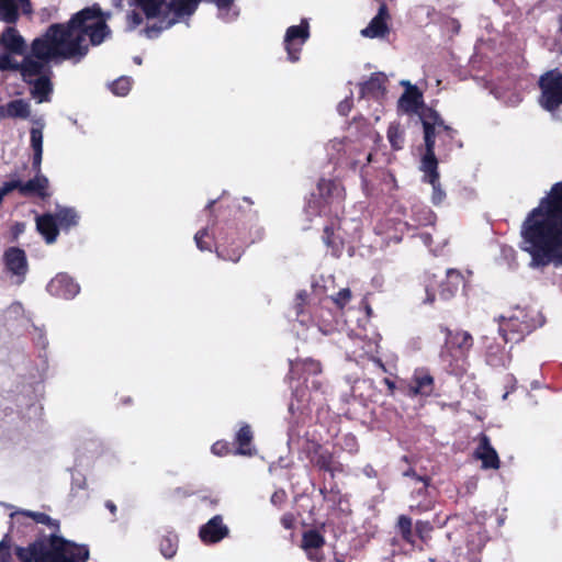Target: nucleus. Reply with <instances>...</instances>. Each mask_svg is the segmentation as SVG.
I'll return each mask as SVG.
<instances>
[{"mask_svg":"<svg viewBox=\"0 0 562 562\" xmlns=\"http://www.w3.org/2000/svg\"><path fill=\"white\" fill-rule=\"evenodd\" d=\"M90 44L98 46L102 44L104 37H36L32 45V55L24 58L20 65L14 55H23L26 49L23 37H0V69H19L24 80L33 85L32 95L40 103L48 101L52 92V83L48 71L47 61L57 59L82 58Z\"/></svg>","mask_w":562,"mask_h":562,"instance_id":"1","label":"nucleus"},{"mask_svg":"<svg viewBox=\"0 0 562 562\" xmlns=\"http://www.w3.org/2000/svg\"><path fill=\"white\" fill-rule=\"evenodd\" d=\"M521 235L524 249L531 256V267L551 261L562 266V183L555 184L550 195L529 213Z\"/></svg>","mask_w":562,"mask_h":562,"instance_id":"2","label":"nucleus"},{"mask_svg":"<svg viewBox=\"0 0 562 562\" xmlns=\"http://www.w3.org/2000/svg\"><path fill=\"white\" fill-rule=\"evenodd\" d=\"M126 31L149 35L161 33L181 19L192 15L201 0H127Z\"/></svg>","mask_w":562,"mask_h":562,"instance_id":"3","label":"nucleus"},{"mask_svg":"<svg viewBox=\"0 0 562 562\" xmlns=\"http://www.w3.org/2000/svg\"><path fill=\"white\" fill-rule=\"evenodd\" d=\"M109 18L110 13L94 3L72 14L66 23L50 24L43 35H110Z\"/></svg>","mask_w":562,"mask_h":562,"instance_id":"4","label":"nucleus"},{"mask_svg":"<svg viewBox=\"0 0 562 562\" xmlns=\"http://www.w3.org/2000/svg\"><path fill=\"white\" fill-rule=\"evenodd\" d=\"M420 120L424 127V138L426 151L420 162H424V167L428 170H434L437 158L435 156V143L436 137L446 135L449 138L453 136V130L445 124L440 115L430 109H427L420 113Z\"/></svg>","mask_w":562,"mask_h":562,"instance_id":"5","label":"nucleus"},{"mask_svg":"<svg viewBox=\"0 0 562 562\" xmlns=\"http://www.w3.org/2000/svg\"><path fill=\"white\" fill-rule=\"evenodd\" d=\"M78 215L72 209H59L55 215L44 214L36 218V227L41 235L44 236L48 244L56 240L58 235V226L68 229L77 225Z\"/></svg>","mask_w":562,"mask_h":562,"instance_id":"6","label":"nucleus"},{"mask_svg":"<svg viewBox=\"0 0 562 562\" xmlns=\"http://www.w3.org/2000/svg\"><path fill=\"white\" fill-rule=\"evenodd\" d=\"M541 89L540 104L548 111L555 110L562 104V74L550 70L539 79Z\"/></svg>","mask_w":562,"mask_h":562,"instance_id":"7","label":"nucleus"},{"mask_svg":"<svg viewBox=\"0 0 562 562\" xmlns=\"http://www.w3.org/2000/svg\"><path fill=\"white\" fill-rule=\"evenodd\" d=\"M49 554L54 557V562H85L89 558V551L85 546H78L58 536L50 538Z\"/></svg>","mask_w":562,"mask_h":562,"instance_id":"8","label":"nucleus"},{"mask_svg":"<svg viewBox=\"0 0 562 562\" xmlns=\"http://www.w3.org/2000/svg\"><path fill=\"white\" fill-rule=\"evenodd\" d=\"M473 345L472 337L467 331L449 333L445 349L441 351V358L451 363L459 360L471 349Z\"/></svg>","mask_w":562,"mask_h":562,"instance_id":"9","label":"nucleus"},{"mask_svg":"<svg viewBox=\"0 0 562 562\" xmlns=\"http://www.w3.org/2000/svg\"><path fill=\"white\" fill-rule=\"evenodd\" d=\"M4 265L7 270L15 278L14 283H23L27 272V260L25 252L19 248H9L4 252Z\"/></svg>","mask_w":562,"mask_h":562,"instance_id":"10","label":"nucleus"},{"mask_svg":"<svg viewBox=\"0 0 562 562\" xmlns=\"http://www.w3.org/2000/svg\"><path fill=\"white\" fill-rule=\"evenodd\" d=\"M20 10L24 14L32 12V4L30 0H0V20L14 24L19 16Z\"/></svg>","mask_w":562,"mask_h":562,"instance_id":"11","label":"nucleus"},{"mask_svg":"<svg viewBox=\"0 0 562 562\" xmlns=\"http://www.w3.org/2000/svg\"><path fill=\"white\" fill-rule=\"evenodd\" d=\"M50 294L64 299H72L79 293V285L67 274H58L47 285Z\"/></svg>","mask_w":562,"mask_h":562,"instance_id":"12","label":"nucleus"},{"mask_svg":"<svg viewBox=\"0 0 562 562\" xmlns=\"http://www.w3.org/2000/svg\"><path fill=\"white\" fill-rule=\"evenodd\" d=\"M376 15L369 25L361 31V35H386L389 34V21L391 19L385 0H380Z\"/></svg>","mask_w":562,"mask_h":562,"instance_id":"13","label":"nucleus"},{"mask_svg":"<svg viewBox=\"0 0 562 562\" xmlns=\"http://www.w3.org/2000/svg\"><path fill=\"white\" fill-rule=\"evenodd\" d=\"M228 533V529L222 522L220 516L213 517L206 525L200 530V537L203 542L214 543L222 540Z\"/></svg>","mask_w":562,"mask_h":562,"instance_id":"14","label":"nucleus"},{"mask_svg":"<svg viewBox=\"0 0 562 562\" xmlns=\"http://www.w3.org/2000/svg\"><path fill=\"white\" fill-rule=\"evenodd\" d=\"M16 555L21 562H54L49 554V548L45 549L41 543L31 544L29 548H18Z\"/></svg>","mask_w":562,"mask_h":562,"instance_id":"15","label":"nucleus"},{"mask_svg":"<svg viewBox=\"0 0 562 562\" xmlns=\"http://www.w3.org/2000/svg\"><path fill=\"white\" fill-rule=\"evenodd\" d=\"M475 456L482 461L484 469H498L499 459L495 449L491 446L487 436L482 435L480 438V445L476 448Z\"/></svg>","mask_w":562,"mask_h":562,"instance_id":"16","label":"nucleus"},{"mask_svg":"<svg viewBox=\"0 0 562 562\" xmlns=\"http://www.w3.org/2000/svg\"><path fill=\"white\" fill-rule=\"evenodd\" d=\"M407 86V90L400 99V108L407 112L413 113L417 112L423 102L422 93L417 90V88L409 85V82H402Z\"/></svg>","mask_w":562,"mask_h":562,"instance_id":"17","label":"nucleus"},{"mask_svg":"<svg viewBox=\"0 0 562 562\" xmlns=\"http://www.w3.org/2000/svg\"><path fill=\"white\" fill-rule=\"evenodd\" d=\"M43 123H38L37 127H32L30 131L31 147L34 151L33 155V169L41 170L42 156H43Z\"/></svg>","mask_w":562,"mask_h":562,"instance_id":"18","label":"nucleus"},{"mask_svg":"<svg viewBox=\"0 0 562 562\" xmlns=\"http://www.w3.org/2000/svg\"><path fill=\"white\" fill-rule=\"evenodd\" d=\"M432 376L424 371H416L409 383V393L413 395H428L432 391Z\"/></svg>","mask_w":562,"mask_h":562,"instance_id":"19","label":"nucleus"},{"mask_svg":"<svg viewBox=\"0 0 562 562\" xmlns=\"http://www.w3.org/2000/svg\"><path fill=\"white\" fill-rule=\"evenodd\" d=\"M420 170L424 172V178L427 182H429L432 186V202L435 204H439L443 201L446 193L440 188L439 184V173H438V161L435 162L434 170H428L424 167V162H420Z\"/></svg>","mask_w":562,"mask_h":562,"instance_id":"20","label":"nucleus"},{"mask_svg":"<svg viewBox=\"0 0 562 562\" xmlns=\"http://www.w3.org/2000/svg\"><path fill=\"white\" fill-rule=\"evenodd\" d=\"M35 172H36V175L33 179H31L30 181H27V182L23 183V186H21V193L22 194L35 193L41 196H45L47 194L46 191L48 189V179L41 173V170L35 171Z\"/></svg>","mask_w":562,"mask_h":562,"instance_id":"21","label":"nucleus"},{"mask_svg":"<svg viewBox=\"0 0 562 562\" xmlns=\"http://www.w3.org/2000/svg\"><path fill=\"white\" fill-rule=\"evenodd\" d=\"M1 112L4 117H20L26 119L30 115V104L29 102L18 99L13 100L5 105L1 106Z\"/></svg>","mask_w":562,"mask_h":562,"instance_id":"22","label":"nucleus"},{"mask_svg":"<svg viewBox=\"0 0 562 562\" xmlns=\"http://www.w3.org/2000/svg\"><path fill=\"white\" fill-rule=\"evenodd\" d=\"M385 81H386V78L384 75H382V74L373 75L368 81H366L361 86L362 97L372 94L378 98L380 94L383 93Z\"/></svg>","mask_w":562,"mask_h":562,"instance_id":"23","label":"nucleus"},{"mask_svg":"<svg viewBox=\"0 0 562 562\" xmlns=\"http://www.w3.org/2000/svg\"><path fill=\"white\" fill-rule=\"evenodd\" d=\"M463 282L462 274L454 269H449L447 271V286L442 288L440 295L442 299L448 300L454 295L460 285Z\"/></svg>","mask_w":562,"mask_h":562,"instance_id":"24","label":"nucleus"},{"mask_svg":"<svg viewBox=\"0 0 562 562\" xmlns=\"http://www.w3.org/2000/svg\"><path fill=\"white\" fill-rule=\"evenodd\" d=\"M252 439V432L248 425L243 426L236 435V441L238 443L237 454L251 456L252 449L249 447Z\"/></svg>","mask_w":562,"mask_h":562,"instance_id":"25","label":"nucleus"},{"mask_svg":"<svg viewBox=\"0 0 562 562\" xmlns=\"http://www.w3.org/2000/svg\"><path fill=\"white\" fill-rule=\"evenodd\" d=\"M325 540L317 531L311 530L303 535L302 548L310 552L312 549H319L324 546ZM311 554V553H308ZM312 558V555H310Z\"/></svg>","mask_w":562,"mask_h":562,"instance_id":"26","label":"nucleus"},{"mask_svg":"<svg viewBox=\"0 0 562 562\" xmlns=\"http://www.w3.org/2000/svg\"><path fill=\"white\" fill-rule=\"evenodd\" d=\"M305 38L306 37H285L284 46L285 49L288 50L289 58L292 61L297 60L299 57L294 53L301 49Z\"/></svg>","mask_w":562,"mask_h":562,"instance_id":"27","label":"nucleus"},{"mask_svg":"<svg viewBox=\"0 0 562 562\" xmlns=\"http://www.w3.org/2000/svg\"><path fill=\"white\" fill-rule=\"evenodd\" d=\"M387 138L391 144V146L394 149L402 148L403 145V133L400 130L398 124H391L387 130Z\"/></svg>","mask_w":562,"mask_h":562,"instance_id":"28","label":"nucleus"},{"mask_svg":"<svg viewBox=\"0 0 562 562\" xmlns=\"http://www.w3.org/2000/svg\"><path fill=\"white\" fill-rule=\"evenodd\" d=\"M131 78L121 77L111 85V90L114 94L124 97L131 90Z\"/></svg>","mask_w":562,"mask_h":562,"instance_id":"29","label":"nucleus"},{"mask_svg":"<svg viewBox=\"0 0 562 562\" xmlns=\"http://www.w3.org/2000/svg\"><path fill=\"white\" fill-rule=\"evenodd\" d=\"M441 29L442 32L458 34L461 31V23L454 18L446 16L441 21Z\"/></svg>","mask_w":562,"mask_h":562,"instance_id":"30","label":"nucleus"},{"mask_svg":"<svg viewBox=\"0 0 562 562\" xmlns=\"http://www.w3.org/2000/svg\"><path fill=\"white\" fill-rule=\"evenodd\" d=\"M397 526L403 538L407 541H412V519L402 515L398 518Z\"/></svg>","mask_w":562,"mask_h":562,"instance_id":"31","label":"nucleus"},{"mask_svg":"<svg viewBox=\"0 0 562 562\" xmlns=\"http://www.w3.org/2000/svg\"><path fill=\"white\" fill-rule=\"evenodd\" d=\"M284 35H310L308 20L302 19L299 25L289 26Z\"/></svg>","mask_w":562,"mask_h":562,"instance_id":"32","label":"nucleus"},{"mask_svg":"<svg viewBox=\"0 0 562 562\" xmlns=\"http://www.w3.org/2000/svg\"><path fill=\"white\" fill-rule=\"evenodd\" d=\"M160 550H161V553L166 558L173 557L176 551H177V541H176V539H171V538L164 539L161 544H160Z\"/></svg>","mask_w":562,"mask_h":562,"instance_id":"33","label":"nucleus"},{"mask_svg":"<svg viewBox=\"0 0 562 562\" xmlns=\"http://www.w3.org/2000/svg\"><path fill=\"white\" fill-rule=\"evenodd\" d=\"M25 515L32 517L36 522L45 524L48 526H56L53 519L44 513L26 512Z\"/></svg>","mask_w":562,"mask_h":562,"instance_id":"34","label":"nucleus"},{"mask_svg":"<svg viewBox=\"0 0 562 562\" xmlns=\"http://www.w3.org/2000/svg\"><path fill=\"white\" fill-rule=\"evenodd\" d=\"M351 299V292L349 289L340 290L335 296L334 302L340 307L345 306Z\"/></svg>","mask_w":562,"mask_h":562,"instance_id":"35","label":"nucleus"},{"mask_svg":"<svg viewBox=\"0 0 562 562\" xmlns=\"http://www.w3.org/2000/svg\"><path fill=\"white\" fill-rule=\"evenodd\" d=\"M211 450L215 456L222 457L228 453L229 447L227 442L217 441L212 446Z\"/></svg>","mask_w":562,"mask_h":562,"instance_id":"36","label":"nucleus"},{"mask_svg":"<svg viewBox=\"0 0 562 562\" xmlns=\"http://www.w3.org/2000/svg\"><path fill=\"white\" fill-rule=\"evenodd\" d=\"M351 100L350 99H345L344 101H341L339 104H338V112L341 114V115H347L350 110H351Z\"/></svg>","mask_w":562,"mask_h":562,"instance_id":"37","label":"nucleus"},{"mask_svg":"<svg viewBox=\"0 0 562 562\" xmlns=\"http://www.w3.org/2000/svg\"><path fill=\"white\" fill-rule=\"evenodd\" d=\"M206 235H207L206 231H205V229H203V231L198 232V233L195 234V236H194V240H195V243H196V246H198V248H199V249H201V250L206 249V247H204V246H203V244H202V239H203V237H205Z\"/></svg>","mask_w":562,"mask_h":562,"instance_id":"38","label":"nucleus"},{"mask_svg":"<svg viewBox=\"0 0 562 562\" xmlns=\"http://www.w3.org/2000/svg\"><path fill=\"white\" fill-rule=\"evenodd\" d=\"M220 10H228L235 0H211Z\"/></svg>","mask_w":562,"mask_h":562,"instance_id":"39","label":"nucleus"},{"mask_svg":"<svg viewBox=\"0 0 562 562\" xmlns=\"http://www.w3.org/2000/svg\"><path fill=\"white\" fill-rule=\"evenodd\" d=\"M0 35H19V32L14 26L10 25Z\"/></svg>","mask_w":562,"mask_h":562,"instance_id":"40","label":"nucleus"},{"mask_svg":"<svg viewBox=\"0 0 562 562\" xmlns=\"http://www.w3.org/2000/svg\"><path fill=\"white\" fill-rule=\"evenodd\" d=\"M417 528H418L419 531H423V530L429 528V526L426 522H418L417 524Z\"/></svg>","mask_w":562,"mask_h":562,"instance_id":"41","label":"nucleus"},{"mask_svg":"<svg viewBox=\"0 0 562 562\" xmlns=\"http://www.w3.org/2000/svg\"><path fill=\"white\" fill-rule=\"evenodd\" d=\"M106 507L112 512L114 513L116 510V507L115 505L112 503V502H108L106 503Z\"/></svg>","mask_w":562,"mask_h":562,"instance_id":"42","label":"nucleus"},{"mask_svg":"<svg viewBox=\"0 0 562 562\" xmlns=\"http://www.w3.org/2000/svg\"><path fill=\"white\" fill-rule=\"evenodd\" d=\"M282 522H283V525H284L286 528H290V527H291V519H289V518L284 517V518L282 519Z\"/></svg>","mask_w":562,"mask_h":562,"instance_id":"43","label":"nucleus"},{"mask_svg":"<svg viewBox=\"0 0 562 562\" xmlns=\"http://www.w3.org/2000/svg\"><path fill=\"white\" fill-rule=\"evenodd\" d=\"M385 383L387 384V386L393 390L394 389V383L391 382L390 380H385Z\"/></svg>","mask_w":562,"mask_h":562,"instance_id":"44","label":"nucleus"},{"mask_svg":"<svg viewBox=\"0 0 562 562\" xmlns=\"http://www.w3.org/2000/svg\"><path fill=\"white\" fill-rule=\"evenodd\" d=\"M134 60H135V63H136V64H138V65H140V64H142V60H140V58H139V57H135V58H134Z\"/></svg>","mask_w":562,"mask_h":562,"instance_id":"45","label":"nucleus"},{"mask_svg":"<svg viewBox=\"0 0 562 562\" xmlns=\"http://www.w3.org/2000/svg\"><path fill=\"white\" fill-rule=\"evenodd\" d=\"M427 301H428V302H432V301H434V296H432V295H430L429 293H428V296H427Z\"/></svg>","mask_w":562,"mask_h":562,"instance_id":"46","label":"nucleus"},{"mask_svg":"<svg viewBox=\"0 0 562 562\" xmlns=\"http://www.w3.org/2000/svg\"><path fill=\"white\" fill-rule=\"evenodd\" d=\"M312 366L314 367V369H315V370H319V366H318V363H314V362H313V363H312Z\"/></svg>","mask_w":562,"mask_h":562,"instance_id":"47","label":"nucleus"},{"mask_svg":"<svg viewBox=\"0 0 562 562\" xmlns=\"http://www.w3.org/2000/svg\"><path fill=\"white\" fill-rule=\"evenodd\" d=\"M560 31L562 32V15H561V19H560Z\"/></svg>","mask_w":562,"mask_h":562,"instance_id":"48","label":"nucleus"},{"mask_svg":"<svg viewBox=\"0 0 562 562\" xmlns=\"http://www.w3.org/2000/svg\"><path fill=\"white\" fill-rule=\"evenodd\" d=\"M5 548L0 543V552L4 551Z\"/></svg>","mask_w":562,"mask_h":562,"instance_id":"49","label":"nucleus"},{"mask_svg":"<svg viewBox=\"0 0 562 562\" xmlns=\"http://www.w3.org/2000/svg\"><path fill=\"white\" fill-rule=\"evenodd\" d=\"M1 561H2V562H5V557H4V554L1 557Z\"/></svg>","mask_w":562,"mask_h":562,"instance_id":"50","label":"nucleus"}]
</instances>
